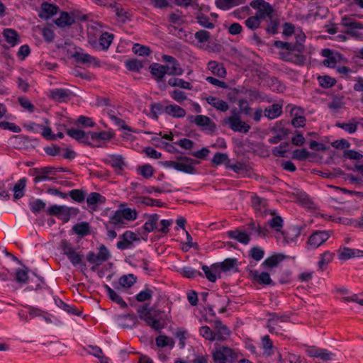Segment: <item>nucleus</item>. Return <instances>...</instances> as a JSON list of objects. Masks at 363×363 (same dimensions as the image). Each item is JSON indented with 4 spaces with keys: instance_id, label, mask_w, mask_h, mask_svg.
Instances as JSON below:
<instances>
[{
    "instance_id": "1",
    "label": "nucleus",
    "mask_w": 363,
    "mask_h": 363,
    "mask_svg": "<svg viewBox=\"0 0 363 363\" xmlns=\"http://www.w3.org/2000/svg\"><path fill=\"white\" fill-rule=\"evenodd\" d=\"M164 312V310L157 308L156 305L150 307L148 303H144L137 309L139 318L145 321L147 325L156 331L164 328V325L155 317H161Z\"/></svg>"
},
{
    "instance_id": "2",
    "label": "nucleus",
    "mask_w": 363,
    "mask_h": 363,
    "mask_svg": "<svg viewBox=\"0 0 363 363\" xmlns=\"http://www.w3.org/2000/svg\"><path fill=\"white\" fill-rule=\"evenodd\" d=\"M60 246L62 253L67 257L72 264L75 267H78L84 274L87 270V266L83 262L84 255L82 252L77 251L73 244L65 239L61 240Z\"/></svg>"
},
{
    "instance_id": "3",
    "label": "nucleus",
    "mask_w": 363,
    "mask_h": 363,
    "mask_svg": "<svg viewBox=\"0 0 363 363\" xmlns=\"http://www.w3.org/2000/svg\"><path fill=\"white\" fill-rule=\"evenodd\" d=\"M305 51V45L302 43H294L289 51H280V59L284 62H290L298 66H303L306 64V57L303 53Z\"/></svg>"
},
{
    "instance_id": "4",
    "label": "nucleus",
    "mask_w": 363,
    "mask_h": 363,
    "mask_svg": "<svg viewBox=\"0 0 363 363\" xmlns=\"http://www.w3.org/2000/svg\"><path fill=\"white\" fill-rule=\"evenodd\" d=\"M305 51V45L302 43H294L289 51H280V59L284 62H290L298 66H303L306 64V57L303 53Z\"/></svg>"
},
{
    "instance_id": "5",
    "label": "nucleus",
    "mask_w": 363,
    "mask_h": 363,
    "mask_svg": "<svg viewBox=\"0 0 363 363\" xmlns=\"http://www.w3.org/2000/svg\"><path fill=\"white\" fill-rule=\"evenodd\" d=\"M46 212L48 215L56 216L66 223L69 220L71 216H76L79 213V209L74 207L54 204L48 208Z\"/></svg>"
},
{
    "instance_id": "6",
    "label": "nucleus",
    "mask_w": 363,
    "mask_h": 363,
    "mask_svg": "<svg viewBox=\"0 0 363 363\" xmlns=\"http://www.w3.org/2000/svg\"><path fill=\"white\" fill-rule=\"evenodd\" d=\"M111 257V254L108 249L104 245H101L99 247V252L96 254L93 251H89L86 255V261L92 264L91 270L95 272L96 267L102 264L104 262L107 261Z\"/></svg>"
},
{
    "instance_id": "7",
    "label": "nucleus",
    "mask_w": 363,
    "mask_h": 363,
    "mask_svg": "<svg viewBox=\"0 0 363 363\" xmlns=\"http://www.w3.org/2000/svg\"><path fill=\"white\" fill-rule=\"evenodd\" d=\"M216 363H235L238 358V353L229 347L223 346L213 353Z\"/></svg>"
},
{
    "instance_id": "8",
    "label": "nucleus",
    "mask_w": 363,
    "mask_h": 363,
    "mask_svg": "<svg viewBox=\"0 0 363 363\" xmlns=\"http://www.w3.org/2000/svg\"><path fill=\"white\" fill-rule=\"evenodd\" d=\"M250 6L256 9L255 15L260 19L271 18L274 13V8L264 0H253L250 3Z\"/></svg>"
},
{
    "instance_id": "9",
    "label": "nucleus",
    "mask_w": 363,
    "mask_h": 363,
    "mask_svg": "<svg viewBox=\"0 0 363 363\" xmlns=\"http://www.w3.org/2000/svg\"><path fill=\"white\" fill-rule=\"evenodd\" d=\"M161 164L166 168H173L178 172L189 174H195L196 169L189 162L177 160V161L167 160L161 162Z\"/></svg>"
},
{
    "instance_id": "10",
    "label": "nucleus",
    "mask_w": 363,
    "mask_h": 363,
    "mask_svg": "<svg viewBox=\"0 0 363 363\" xmlns=\"http://www.w3.org/2000/svg\"><path fill=\"white\" fill-rule=\"evenodd\" d=\"M330 233L328 230H315L308 238L307 248L313 250L325 242L330 238Z\"/></svg>"
},
{
    "instance_id": "11",
    "label": "nucleus",
    "mask_w": 363,
    "mask_h": 363,
    "mask_svg": "<svg viewBox=\"0 0 363 363\" xmlns=\"http://www.w3.org/2000/svg\"><path fill=\"white\" fill-rule=\"evenodd\" d=\"M31 175L35 176L33 179L34 183L37 184L42 181H55V178L50 177L49 175L55 174V167L52 166H48L40 168H33L30 170Z\"/></svg>"
},
{
    "instance_id": "12",
    "label": "nucleus",
    "mask_w": 363,
    "mask_h": 363,
    "mask_svg": "<svg viewBox=\"0 0 363 363\" xmlns=\"http://www.w3.org/2000/svg\"><path fill=\"white\" fill-rule=\"evenodd\" d=\"M120 238H121V240L118 241L116 243V247L120 250L132 249L133 247V242L140 241V238L130 230L125 231L120 235Z\"/></svg>"
},
{
    "instance_id": "13",
    "label": "nucleus",
    "mask_w": 363,
    "mask_h": 363,
    "mask_svg": "<svg viewBox=\"0 0 363 363\" xmlns=\"http://www.w3.org/2000/svg\"><path fill=\"white\" fill-rule=\"evenodd\" d=\"M205 320L211 324L216 340L223 341L230 336L231 333L230 330L225 325L223 324L220 319L208 321L207 318H206Z\"/></svg>"
},
{
    "instance_id": "14",
    "label": "nucleus",
    "mask_w": 363,
    "mask_h": 363,
    "mask_svg": "<svg viewBox=\"0 0 363 363\" xmlns=\"http://www.w3.org/2000/svg\"><path fill=\"white\" fill-rule=\"evenodd\" d=\"M225 124L228 125L229 128L234 132L247 133L251 127L245 122L241 120V118L237 116H229L223 121Z\"/></svg>"
},
{
    "instance_id": "15",
    "label": "nucleus",
    "mask_w": 363,
    "mask_h": 363,
    "mask_svg": "<svg viewBox=\"0 0 363 363\" xmlns=\"http://www.w3.org/2000/svg\"><path fill=\"white\" fill-rule=\"evenodd\" d=\"M114 39V35L108 32H103L99 38V42L95 40H89V44L93 48L98 50L106 51Z\"/></svg>"
},
{
    "instance_id": "16",
    "label": "nucleus",
    "mask_w": 363,
    "mask_h": 363,
    "mask_svg": "<svg viewBox=\"0 0 363 363\" xmlns=\"http://www.w3.org/2000/svg\"><path fill=\"white\" fill-rule=\"evenodd\" d=\"M72 95V91L68 89L56 88L50 89L48 96L56 102L62 103L69 101Z\"/></svg>"
},
{
    "instance_id": "17",
    "label": "nucleus",
    "mask_w": 363,
    "mask_h": 363,
    "mask_svg": "<svg viewBox=\"0 0 363 363\" xmlns=\"http://www.w3.org/2000/svg\"><path fill=\"white\" fill-rule=\"evenodd\" d=\"M249 276L253 282L262 286H275V283L271 279L270 274L267 272H259L257 270H250Z\"/></svg>"
},
{
    "instance_id": "18",
    "label": "nucleus",
    "mask_w": 363,
    "mask_h": 363,
    "mask_svg": "<svg viewBox=\"0 0 363 363\" xmlns=\"http://www.w3.org/2000/svg\"><path fill=\"white\" fill-rule=\"evenodd\" d=\"M306 352L309 357L320 358L323 361L332 360L335 357V353L326 349L319 348L315 346L308 347Z\"/></svg>"
},
{
    "instance_id": "19",
    "label": "nucleus",
    "mask_w": 363,
    "mask_h": 363,
    "mask_svg": "<svg viewBox=\"0 0 363 363\" xmlns=\"http://www.w3.org/2000/svg\"><path fill=\"white\" fill-rule=\"evenodd\" d=\"M195 121L196 125L208 134L212 135L216 130V123L206 116L197 115L196 116Z\"/></svg>"
},
{
    "instance_id": "20",
    "label": "nucleus",
    "mask_w": 363,
    "mask_h": 363,
    "mask_svg": "<svg viewBox=\"0 0 363 363\" xmlns=\"http://www.w3.org/2000/svg\"><path fill=\"white\" fill-rule=\"evenodd\" d=\"M342 25L347 28L345 33L352 36L359 35V33L356 30L357 29H363V23L356 21L347 16L342 18Z\"/></svg>"
},
{
    "instance_id": "21",
    "label": "nucleus",
    "mask_w": 363,
    "mask_h": 363,
    "mask_svg": "<svg viewBox=\"0 0 363 363\" xmlns=\"http://www.w3.org/2000/svg\"><path fill=\"white\" fill-rule=\"evenodd\" d=\"M339 259L346 261L350 259L363 257V250L352 249L347 247H340L337 251Z\"/></svg>"
},
{
    "instance_id": "22",
    "label": "nucleus",
    "mask_w": 363,
    "mask_h": 363,
    "mask_svg": "<svg viewBox=\"0 0 363 363\" xmlns=\"http://www.w3.org/2000/svg\"><path fill=\"white\" fill-rule=\"evenodd\" d=\"M149 69L153 78L157 82H160L163 80L165 74H167L169 66L154 62L150 65Z\"/></svg>"
},
{
    "instance_id": "23",
    "label": "nucleus",
    "mask_w": 363,
    "mask_h": 363,
    "mask_svg": "<svg viewBox=\"0 0 363 363\" xmlns=\"http://www.w3.org/2000/svg\"><path fill=\"white\" fill-rule=\"evenodd\" d=\"M226 235L233 240H235L241 244L247 245L250 242V234L246 231H242L239 228L233 230H228L225 233Z\"/></svg>"
},
{
    "instance_id": "24",
    "label": "nucleus",
    "mask_w": 363,
    "mask_h": 363,
    "mask_svg": "<svg viewBox=\"0 0 363 363\" xmlns=\"http://www.w3.org/2000/svg\"><path fill=\"white\" fill-rule=\"evenodd\" d=\"M106 163L114 168L117 174H121L125 167V163L121 155H111L106 160Z\"/></svg>"
},
{
    "instance_id": "25",
    "label": "nucleus",
    "mask_w": 363,
    "mask_h": 363,
    "mask_svg": "<svg viewBox=\"0 0 363 363\" xmlns=\"http://www.w3.org/2000/svg\"><path fill=\"white\" fill-rule=\"evenodd\" d=\"M41 12L39 13V16L42 18L48 19L51 16L57 13L60 8L58 6L43 1L40 6Z\"/></svg>"
},
{
    "instance_id": "26",
    "label": "nucleus",
    "mask_w": 363,
    "mask_h": 363,
    "mask_svg": "<svg viewBox=\"0 0 363 363\" xmlns=\"http://www.w3.org/2000/svg\"><path fill=\"white\" fill-rule=\"evenodd\" d=\"M247 229L250 231L249 234H255L258 237L265 238L268 235L269 230L264 227H262L259 222L255 221L252 219L247 223Z\"/></svg>"
},
{
    "instance_id": "27",
    "label": "nucleus",
    "mask_w": 363,
    "mask_h": 363,
    "mask_svg": "<svg viewBox=\"0 0 363 363\" xmlns=\"http://www.w3.org/2000/svg\"><path fill=\"white\" fill-rule=\"evenodd\" d=\"M287 108H291L290 113L291 116H294L293 119L291 120V125L294 128H303L306 125V117L303 116H298L297 111H300L302 112V109L301 108H298L297 106H292V105L289 104L287 106Z\"/></svg>"
},
{
    "instance_id": "28",
    "label": "nucleus",
    "mask_w": 363,
    "mask_h": 363,
    "mask_svg": "<svg viewBox=\"0 0 363 363\" xmlns=\"http://www.w3.org/2000/svg\"><path fill=\"white\" fill-rule=\"evenodd\" d=\"M302 228L298 225L290 227L288 230L281 232L287 243L296 242L301 233Z\"/></svg>"
},
{
    "instance_id": "29",
    "label": "nucleus",
    "mask_w": 363,
    "mask_h": 363,
    "mask_svg": "<svg viewBox=\"0 0 363 363\" xmlns=\"http://www.w3.org/2000/svg\"><path fill=\"white\" fill-rule=\"evenodd\" d=\"M3 36L10 47H14L21 43V39L16 30L12 28H5L3 30Z\"/></svg>"
},
{
    "instance_id": "30",
    "label": "nucleus",
    "mask_w": 363,
    "mask_h": 363,
    "mask_svg": "<svg viewBox=\"0 0 363 363\" xmlns=\"http://www.w3.org/2000/svg\"><path fill=\"white\" fill-rule=\"evenodd\" d=\"M321 55L325 57L323 61L325 66L330 68L335 67L337 61V57L340 55L338 53L335 55L330 49L325 48L321 50Z\"/></svg>"
},
{
    "instance_id": "31",
    "label": "nucleus",
    "mask_w": 363,
    "mask_h": 363,
    "mask_svg": "<svg viewBox=\"0 0 363 363\" xmlns=\"http://www.w3.org/2000/svg\"><path fill=\"white\" fill-rule=\"evenodd\" d=\"M206 102L218 111L225 112L229 109L228 103L216 96H210L206 99Z\"/></svg>"
},
{
    "instance_id": "32",
    "label": "nucleus",
    "mask_w": 363,
    "mask_h": 363,
    "mask_svg": "<svg viewBox=\"0 0 363 363\" xmlns=\"http://www.w3.org/2000/svg\"><path fill=\"white\" fill-rule=\"evenodd\" d=\"M282 114V106L279 104H273L272 105L265 108L264 115L266 118L272 120L275 119Z\"/></svg>"
},
{
    "instance_id": "33",
    "label": "nucleus",
    "mask_w": 363,
    "mask_h": 363,
    "mask_svg": "<svg viewBox=\"0 0 363 363\" xmlns=\"http://www.w3.org/2000/svg\"><path fill=\"white\" fill-rule=\"evenodd\" d=\"M284 258V256L281 254L272 255L267 257L262 263L261 266L263 268L270 269L277 267Z\"/></svg>"
},
{
    "instance_id": "34",
    "label": "nucleus",
    "mask_w": 363,
    "mask_h": 363,
    "mask_svg": "<svg viewBox=\"0 0 363 363\" xmlns=\"http://www.w3.org/2000/svg\"><path fill=\"white\" fill-rule=\"evenodd\" d=\"M165 113L173 118H184L186 116V111L174 104L166 106Z\"/></svg>"
},
{
    "instance_id": "35",
    "label": "nucleus",
    "mask_w": 363,
    "mask_h": 363,
    "mask_svg": "<svg viewBox=\"0 0 363 363\" xmlns=\"http://www.w3.org/2000/svg\"><path fill=\"white\" fill-rule=\"evenodd\" d=\"M74 23V19L70 16L68 12L63 11L61 13L60 17L55 20V23L59 28H65L72 25Z\"/></svg>"
},
{
    "instance_id": "36",
    "label": "nucleus",
    "mask_w": 363,
    "mask_h": 363,
    "mask_svg": "<svg viewBox=\"0 0 363 363\" xmlns=\"http://www.w3.org/2000/svg\"><path fill=\"white\" fill-rule=\"evenodd\" d=\"M32 274L35 277V279L32 281L34 282L33 284H29L25 288V291H38L49 288L42 277H38L35 272H32Z\"/></svg>"
},
{
    "instance_id": "37",
    "label": "nucleus",
    "mask_w": 363,
    "mask_h": 363,
    "mask_svg": "<svg viewBox=\"0 0 363 363\" xmlns=\"http://www.w3.org/2000/svg\"><path fill=\"white\" fill-rule=\"evenodd\" d=\"M238 264V259L236 258H227L225 259L222 262L217 264L211 265V269H216L220 267L222 272H228L235 268Z\"/></svg>"
},
{
    "instance_id": "38",
    "label": "nucleus",
    "mask_w": 363,
    "mask_h": 363,
    "mask_svg": "<svg viewBox=\"0 0 363 363\" xmlns=\"http://www.w3.org/2000/svg\"><path fill=\"white\" fill-rule=\"evenodd\" d=\"M334 255L335 254L330 251H325L321 254L318 262V269L321 272L325 270L328 264L332 262Z\"/></svg>"
},
{
    "instance_id": "39",
    "label": "nucleus",
    "mask_w": 363,
    "mask_h": 363,
    "mask_svg": "<svg viewBox=\"0 0 363 363\" xmlns=\"http://www.w3.org/2000/svg\"><path fill=\"white\" fill-rule=\"evenodd\" d=\"M55 301L59 308H62L69 314L75 315L77 316H81L82 314V312L77 308L68 305L59 298H55Z\"/></svg>"
},
{
    "instance_id": "40",
    "label": "nucleus",
    "mask_w": 363,
    "mask_h": 363,
    "mask_svg": "<svg viewBox=\"0 0 363 363\" xmlns=\"http://www.w3.org/2000/svg\"><path fill=\"white\" fill-rule=\"evenodd\" d=\"M73 232L78 236L83 238L90 234V225L87 222H81L72 227Z\"/></svg>"
},
{
    "instance_id": "41",
    "label": "nucleus",
    "mask_w": 363,
    "mask_h": 363,
    "mask_svg": "<svg viewBox=\"0 0 363 363\" xmlns=\"http://www.w3.org/2000/svg\"><path fill=\"white\" fill-rule=\"evenodd\" d=\"M359 122L356 121L354 118L351 119L349 123H341L337 121L335 126L342 128L350 134L354 133L358 128Z\"/></svg>"
},
{
    "instance_id": "42",
    "label": "nucleus",
    "mask_w": 363,
    "mask_h": 363,
    "mask_svg": "<svg viewBox=\"0 0 363 363\" xmlns=\"http://www.w3.org/2000/svg\"><path fill=\"white\" fill-rule=\"evenodd\" d=\"M29 269L24 266V269H17L15 272V281L18 284H25L28 281H33V279L28 277Z\"/></svg>"
},
{
    "instance_id": "43",
    "label": "nucleus",
    "mask_w": 363,
    "mask_h": 363,
    "mask_svg": "<svg viewBox=\"0 0 363 363\" xmlns=\"http://www.w3.org/2000/svg\"><path fill=\"white\" fill-rule=\"evenodd\" d=\"M159 216L157 214H152L148 218L147 220L143 226L144 230V234L147 236L149 233L154 231L156 228V224L158 221Z\"/></svg>"
},
{
    "instance_id": "44",
    "label": "nucleus",
    "mask_w": 363,
    "mask_h": 363,
    "mask_svg": "<svg viewBox=\"0 0 363 363\" xmlns=\"http://www.w3.org/2000/svg\"><path fill=\"white\" fill-rule=\"evenodd\" d=\"M72 57L74 58L76 62L77 63L86 64L97 61L96 57H92L88 53H84L82 52H75Z\"/></svg>"
},
{
    "instance_id": "45",
    "label": "nucleus",
    "mask_w": 363,
    "mask_h": 363,
    "mask_svg": "<svg viewBox=\"0 0 363 363\" xmlns=\"http://www.w3.org/2000/svg\"><path fill=\"white\" fill-rule=\"evenodd\" d=\"M86 203L89 207L96 204H102L106 201V198L97 192H91L86 198Z\"/></svg>"
},
{
    "instance_id": "46",
    "label": "nucleus",
    "mask_w": 363,
    "mask_h": 363,
    "mask_svg": "<svg viewBox=\"0 0 363 363\" xmlns=\"http://www.w3.org/2000/svg\"><path fill=\"white\" fill-rule=\"evenodd\" d=\"M286 123L283 120L277 121L275 125L271 128L272 132L281 135L284 139L290 133V130L285 127Z\"/></svg>"
},
{
    "instance_id": "47",
    "label": "nucleus",
    "mask_w": 363,
    "mask_h": 363,
    "mask_svg": "<svg viewBox=\"0 0 363 363\" xmlns=\"http://www.w3.org/2000/svg\"><path fill=\"white\" fill-rule=\"evenodd\" d=\"M26 179L21 178L14 185L13 191H14L13 198L15 199H19L24 196V189L26 188Z\"/></svg>"
},
{
    "instance_id": "48",
    "label": "nucleus",
    "mask_w": 363,
    "mask_h": 363,
    "mask_svg": "<svg viewBox=\"0 0 363 363\" xmlns=\"http://www.w3.org/2000/svg\"><path fill=\"white\" fill-rule=\"evenodd\" d=\"M68 194L74 201L82 203L85 201L86 192L82 189H74L69 191Z\"/></svg>"
},
{
    "instance_id": "49",
    "label": "nucleus",
    "mask_w": 363,
    "mask_h": 363,
    "mask_svg": "<svg viewBox=\"0 0 363 363\" xmlns=\"http://www.w3.org/2000/svg\"><path fill=\"white\" fill-rule=\"evenodd\" d=\"M166 106L161 102L153 103L150 105L151 118L155 121L158 120V115L165 113Z\"/></svg>"
},
{
    "instance_id": "50",
    "label": "nucleus",
    "mask_w": 363,
    "mask_h": 363,
    "mask_svg": "<svg viewBox=\"0 0 363 363\" xmlns=\"http://www.w3.org/2000/svg\"><path fill=\"white\" fill-rule=\"evenodd\" d=\"M29 207L31 212L36 215L45 210L46 203L42 199H37L29 202Z\"/></svg>"
},
{
    "instance_id": "51",
    "label": "nucleus",
    "mask_w": 363,
    "mask_h": 363,
    "mask_svg": "<svg viewBox=\"0 0 363 363\" xmlns=\"http://www.w3.org/2000/svg\"><path fill=\"white\" fill-rule=\"evenodd\" d=\"M136 171L138 174L144 178L149 179L153 176L155 169L152 165L145 164L138 166Z\"/></svg>"
},
{
    "instance_id": "52",
    "label": "nucleus",
    "mask_w": 363,
    "mask_h": 363,
    "mask_svg": "<svg viewBox=\"0 0 363 363\" xmlns=\"http://www.w3.org/2000/svg\"><path fill=\"white\" fill-rule=\"evenodd\" d=\"M155 344L158 347H165L169 346L172 349L174 346V340L166 335H159L155 338Z\"/></svg>"
},
{
    "instance_id": "53",
    "label": "nucleus",
    "mask_w": 363,
    "mask_h": 363,
    "mask_svg": "<svg viewBox=\"0 0 363 363\" xmlns=\"http://www.w3.org/2000/svg\"><path fill=\"white\" fill-rule=\"evenodd\" d=\"M125 66L129 71L139 72L143 67V63L138 59H130L125 62Z\"/></svg>"
},
{
    "instance_id": "54",
    "label": "nucleus",
    "mask_w": 363,
    "mask_h": 363,
    "mask_svg": "<svg viewBox=\"0 0 363 363\" xmlns=\"http://www.w3.org/2000/svg\"><path fill=\"white\" fill-rule=\"evenodd\" d=\"M168 84L171 86H179L187 90H191L193 88L191 83L179 78H171L169 79Z\"/></svg>"
},
{
    "instance_id": "55",
    "label": "nucleus",
    "mask_w": 363,
    "mask_h": 363,
    "mask_svg": "<svg viewBox=\"0 0 363 363\" xmlns=\"http://www.w3.org/2000/svg\"><path fill=\"white\" fill-rule=\"evenodd\" d=\"M196 18L197 23L205 28L213 29L215 27L214 23L210 22L209 17L201 12L196 16Z\"/></svg>"
},
{
    "instance_id": "56",
    "label": "nucleus",
    "mask_w": 363,
    "mask_h": 363,
    "mask_svg": "<svg viewBox=\"0 0 363 363\" xmlns=\"http://www.w3.org/2000/svg\"><path fill=\"white\" fill-rule=\"evenodd\" d=\"M265 255L264 250L259 246L252 247L248 252V255L250 258L253 259L256 262L262 260Z\"/></svg>"
},
{
    "instance_id": "57",
    "label": "nucleus",
    "mask_w": 363,
    "mask_h": 363,
    "mask_svg": "<svg viewBox=\"0 0 363 363\" xmlns=\"http://www.w3.org/2000/svg\"><path fill=\"white\" fill-rule=\"evenodd\" d=\"M137 281V277L133 274H128L127 275H123L119 278V284L123 287L130 288Z\"/></svg>"
},
{
    "instance_id": "58",
    "label": "nucleus",
    "mask_w": 363,
    "mask_h": 363,
    "mask_svg": "<svg viewBox=\"0 0 363 363\" xmlns=\"http://www.w3.org/2000/svg\"><path fill=\"white\" fill-rule=\"evenodd\" d=\"M124 205L120 206V209L123 213V216L126 220H135L138 218V212L135 209L124 207Z\"/></svg>"
},
{
    "instance_id": "59",
    "label": "nucleus",
    "mask_w": 363,
    "mask_h": 363,
    "mask_svg": "<svg viewBox=\"0 0 363 363\" xmlns=\"http://www.w3.org/2000/svg\"><path fill=\"white\" fill-rule=\"evenodd\" d=\"M318 81L320 86L324 89L331 88L334 86L337 82L335 78L328 75L319 76Z\"/></svg>"
},
{
    "instance_id": "60",
    "label": "nucleus",
    "mask_w": 363,
    "mask_h": 363,
    "mask_svg": "<svg viewBox=\"0 0 363 363\" xmlns=\"http://www.w3.org/2000/svg\"><path fill=\"white\" fill-rule=\"evenodd\" d=\"M123 220L124 218L123 216V213L119 208L116 211H114L113 216L110 217L109 223L114 225L115 227L118 228L125 224Z\"/></svg>"
},
{
    "instance_id": "61",
    "label": "nucleus",
    "mask_w": 363,
    "mask_h": 363,
    "mask_svg": "<svg viewBox=\"0 0 363 363\" xmlns=\"http://www.w3.org/2000/svg\"><path fill=\"white\" fill-rule=\"evenodd\" d=\"M152 296L153 291L145 286V289L135 296V299L138 302H145L151 300Z\"/></svg>"
},
{
    "instance_id": "62",
    "label": "nucleus",
    "mask_w": 363,
    "mask_h": 363,
    "mask_svg": "<svg viewBox=\"0 0 363 363\" xmlns=\"http://www.w3.org/2000/svg\"><path fill=\"white\" fill-rule=\"evenodd\" d=\"M262 21V19L255 15L247 18L245 21V25L247 28L255 30L260 27Z\"/></svg>"
},
{
    "instance_id": "63",
    "label": "nucleus",
    "mask_w": 363,
    "mask_h": 363,
    "mask_svg": "<svg viewBox=\"0 0 363 363\" xmlns=\"http://www.w3.org/2000/svg\"><path fill=\"white\" fill-rule=\"evenodd\" d=\"M284 220L279 216H276L267 221V225L276 232H281Z\"/></svg>"
},
{
    "instance_id": "64",
    "label": "nucleus",
    "mask_w": 363,
    "mask_h": 363,
    "mask_svg": "<svg viewBox=\"0 0 363 363\" xmlns=\"http://www.w3.org/2000/svg\"><path fill=\"white\" fill-rule=\"evenodd\" d=\"M210 69L213 74H216L220 77H224L226 74L225 69L221 64H218L215 61H211L208 63Z\"/></svg>"
}]
</instances>
